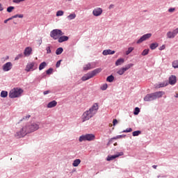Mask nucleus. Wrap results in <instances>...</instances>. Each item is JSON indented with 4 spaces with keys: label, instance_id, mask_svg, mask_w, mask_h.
<instances>
[{
    "label": "nucleus",
    "instance_id": "1",
    "mask_svg": "<svg viewBox=\"0 0 178 178\" xmlns=\"http://www.w3.org/2000/svg\"><path fill=\"white\" fill-rule=\"evenodd\" d=\"M99 109V106L98 105V103H95L88 110L83 113L81 116L82 122H87V120H90L91 118H94V116L97 115Z\"/></svg>",
    "mask_w": 178,
    "mask_h": 178
},
{
    "label": "nucleus",
    "instance_id": "2",
    "mask_svg": "<svg viewBox=\"0 0 178 178\" xmlns=\"http://www.w3.org/2000/svg\"><path fill=\"white\" fill-rule=\"evenodd\" d=\"M99 109V106L98 105V103H95L88 110L83 113L81 116L82 122H87V120H90L91 118H94V116L97 115Z\"/></svg>",
    "mask_w": 178,
    "mask_h": 178
},
{
    "label": "nucleus",
    "instance_id": "3",
    "mask_svg": "<svg viewBox=\"0 0 178 178\" xmlns=\"http://www.w3.org/2000/svg\"><path fill=\"white\" fill-rule=\"evenodd\" d=\"M22 94H23V90L22 88H14L10 91L8 95L10 98H18Z\"/></svg>",
    "mask_w": 178,
    "mask_h": 178
},
{
    "label": "nucleus",
    "instance_id": "4",
    "mask_svg": "<svg viewBox=\"0 0 178 178\" xmlns=\"http://www.w3.org/2000/svg\"><path fill=\"white\" fill-rule=\"evenodd\" d=\"M95 140V135L92 134H88L86 135H82L79 137V143H83V141H94Z\"/></svg>",
    "mask_w": 178,
    "mask_h": 178
},
{
    "label": "nucleus",
    "instance_id": "5",
    "mask_svg": "<svg viewBox=\"0 0 178 178\" xmlns=\"http://www.w3.org/2000/svg\"><path fill=\"white\" fill-rule=\"evenodd\" d=\"M38 67V65L35 62H29L27 63L25 67V72H34V70H37Z\"/></svg>",
    "mask_w": 178,
    "mask_h": 178
},
{
    "label": "nucleus",
    "instance_id": "6",
    "mask_svg": "<svg viewBox=\"0 0 178 178\" xmlns=\"http://www.w3.org/2000/svg\"><path fill=\"white\" fill-rule=\"evenodd\" d=\"M28 133H33L40 129V125L37 123H31L25 126Z\"/></svg>",
    "mask_w": 178,
    "mask_h": 178
},
{
    "label": "nucleus",
    "instance_id": "7",
    "mask_svg": "<svg viewBox=\"0 0 178 178\" xmlns=\"http://www.w3.org/2000/svg\"><path fill=\"white\" fill-rule=\"evenodd\" d=\"M61 35H63V33L59 29H54L50 33V37L54 38V40H59V38L61 37Z\"/></svg>",
    "mask_w": 178,
    "mask_h": 178
},
{
    "label": "nucleus",
    "instance_id": "8",
    "mask_svg": "<svg viewBox=\"0 0 178 178\" xmlns=\"http://www.w3.org/2000/svg\"><path fill=\"white\" fill-rule=\"evenodd\" d=\"M27 128L26 127H24L19 131L17 132L15 134V137L17 138H22V137H24L26 134H28Z\"/></svg>",
    "mask_w": 178,
    "mask_h": 178
},
{
    "label": "nucleus",
    "instance_id": "9",
    "mask_svg": "<svg viewBox=\"0 0 178 178\" xmlns=\"http://www.w3.org/2000/svg\"><path fill=\"white\" fill-rule=\"evenodd\" d=\"M134 65L133 64H128L125 67L120 68L118 72V74H119L120 76H122V74H124L125 72H127V70H129V69H130V67H133Z\"/></svg>",
    "mask_w": 178,
    "mask_h": 178
},
{
    "label": "nucleus",
    "instance_id": "10",
    "mask_svg": "<svg viewBox=\"0 0 178 178\" xmlns=\"http://www.w3.org/2000/svg\"><path fill=\"white\" fill-rule=\"evenodd\" d=\"M151 37H152V33L145 34L137 41V44H141V42L146 41V40H149V38H151Z\"/></svg>",
    "mask_w": 178,
    "mask_h": 178
},
{
    "label": "nucleus",
    "instance_id": "11",
    "mask_svg": "<svg viewBox=\"0 0 178 178\" xmlns=\"http://www.w3.org/2000/svg\"><path fill=\"white\" fill-rule=\"evenodd\" d=\"M3 72H9V70H12V67H13V64L10 62H8L3 65Z\"/></svg>",
    "mask_w": 178,
    "mask_h": 178
},
{
    "label": "nucleus",
    "instance_id": "12",
    "mask_svg": "<svg viewBox=\"0 0 178 178\" xmlns=\"http://www.w3.org/2000/svg\"><path fill=\"white\" fill-rule=\"evenodd\" d=\"M177 34H178V28H177L173 31H168L167 33V37L168 38H175V37H176Z\"/></svg>",
    "mask_w": 178,
    "mask_h": 178
},
{
    "label": "nucleus",
    "instance_id": "13",
    "mask_svg": "<svg viewBox=\"0 0 178 178\" xmlns=\"http://www.w3.org/2000/svg\"><path fill=\"white\" fill-rule=\"evenodd\" d=\"M124 155L123 152H120L118 153L117 154L113 155V156H108L106 161H113V159H116V158H119V156H122Z\"/></svg>",
    "mask_w": 178,
    "mask_h": 178
},
{
    "label": "nucleus",
    "instance_id": "14",
    "mask_svg": "<svg viewBox=\"0 0 178 178\" xmlns=\"http://www.w3.org/2000/svg\"><path fill=\"white\" fill-rule=\"evenodd\" d=\"M154 100H155V97L154 96V93L147 94L144 97V101H145L146 102H149V101H154Z\"/></svg>",
    "mask_w": 178,
    "mask_h": 178
},
{
    "label": "nucleus",
    "instance_id": "15",
    "mask_svg": "<svg viewBox=\"0 0 178 178\" xmlns=\"http://www.w3.org/2000/svg\"><path fill=\"white\" fill-rule=\"evenodd\" d=\"M92 14L94 16H101L102 15V8H97L92 11Z\"/></svg>",
    "mask_w": 178,
    "mask_h": 178
},
{
    "label": "nucleus",
    "instance_id": "16",
    "mask_svg": "<svg viewBox=\"0 0 178 178\" xmlns=\"http://www.w3.org/2000/svg\"><path fill=\"white\" fill-rule=\"evenodd\" d=\"M177 81V79L176 78V76L172 75L171 76L169 77V84L170 86H175Z\"/></svg>",
    "mask_w": 178,
    "mask_h": 178
},
{
    "label": "nucleus",
    "instance_id": "17",
    "mask_svg": "<svg viewBox=\"0 0 178 178\" xmlns=\"http://www.w3.org/2000/svg\"><path fill=\"white\" fill-rule=\"evenodd\" d=\"M33 52V49L30 47L25 48L24 51V56H30V54Z\"/></svg>",
    "mask_w": 178,
    "mask_h": 178
},
{
    "label": "nucleus",
    "instance_id": "18",
    "mask_svg": "<svg viewBox=\"0 0 178 178\" xmlns=\"http://www.w3.org/2000/svg\"><path fill=\"white\" fill-rule=\"evenodd\" d=\"M101 72H102V68H97L95 70H94L93 71L90 72V76H92V78L97 76V74H98L99 73H101Z\"/></svg>",
    "mask_w": 178,
    "mask_h": 178
},
{
    "label": "nucleus",
    "instance_id": "19",
    "mask_svg": "<svg viewBox=\"0 0 178 178\" xmlns=\"http://www.w3.org/2000/svg\"><path fill=\"white\" fill-rule=\"evenodd\" d=\"M165 94L164 92L162 91H159V92H155L153 93V95L154 97V99H156L157 98H161V97Z\"/></svg>",
    "mask_w": 178,
    "mask_h": 178
},
{
    "label": "nucleus",
    "instance_id": "20",
    "mask_svg": "<svg viewBox=\"0 0 178 178\" xmlns=\"http://www.w3.org/2000/svg\"><path fill=\"white\" fill-rule=\"evenodd\" d=\"M90 79H92V76L90 74V72H88V74H85L82 78V81H87V80H90Z\"/></svg>",
    "mask_w": 178,
    "mask_h": 178
},
{
    "label": "nucleus",
    "instance_id": "21",
    "mask_svg": "<svg viewBox=\"0 0 178 178\" xmlns=\"http://www.w3.org/2000/svg\"><path fill=\"white\" fill-rule=\"evenodd\" d=\"M113 54H115V51L111 49L104 50L102 52V54L104 55V56H106V55H113Z\"/></svg>",
    "mask_w": 178,
    "mask_h": 178
},
{
    "label": "nucleus",
    "instance_id": "22",
    "mask_svg": "<svg viewBox=\"0 0 178 178\" xmlns=\"http://www.w3.org/2000/svg\"><path fill=\"white\" fill-rule=\"evenodd\" d=\"M56 105H58V102L55 100H53L52 102H50L47 104V108H55V106H56Z\"/></svg>",
    "mask_w": 178,
    "mask_h": 178
},
{
    "label": "nucleus",
    "instance_id": "23",
    "mask_svg": "<svg viewBox=\"0 0 178 178\" xmlns=\"http://www.w3.org/2000/svg\"><path fill=\"white\" fill-rule=\"evenodd\" d=\"M68 40H69V37L63 35L59 37L58 42H65V41H67Z\"/></svg>",
    "mask_w": 178,
    "mask_h": 178
},
{
    "label": "nucleus",
    "instance_id": "24",
    "mask_svg": "<svg viewBox=\"0 0 178 178\" xmlns=\"http://www.w3.org/2000/svg\"><path fill=\"white\" fill-rule=\"evenodd\" d=\"M80 163H81V160H80V159H75L72 163V166L77 168Z\"/></svg>",
    "mask_w": 178,
    "mask_h": 178
},
{
    "label": "nucleus",
    "instance_id": "25",
    "mask_svg": "<svg viewBox=\"0 0 178 178\" xmlns=\"http://www.w3.org/2000/svg\"><path fill=\"white\" fill-rule=\"evenodd\" d=\"M124 63V58H119L115 62V66H120Z\"/></svg>",
    "mask_w": 178,
    "mask_h": 178
},
{
    "label": "nucleus",
    "instance_id": "26",
    "mask_svg": "<svg viewBox=\"0 0 178 178\" xmlns=\"http://www.w3.org/2000/svg\"><path fill=\"white\" fill-rule=\"evenodd\" d=\"M92 68L93 67H92V66H91V63H88V64L83 65V70H85V71L91 70V69H92Z\"/></svg>",
    "mask_w": 178,
    "mask_h": 178
},
{
    "label": "nucleus",
    "instance_id": "27",
    "mask_svg": "<svg viewBox=\"0 0 178 178\" xmlns=\"http://www.w3.org/2000/svg\"><path fill=\"white\" fill-rule=\"evenodd\" d=\"M159 44H158V43L155 42V43H152L149 46L150 49H156V48H158Z\"/></svg>",
    "mask_w": 178,
    "mask_h": 178
},
{
    "label": "nucleus",
    "instance_id": "28",
    "mask_svg": "<svg viewBox=\"0 0 178 178\" xmlns=\"http://www.w3.org/2000/svg\"><path fill=\"white\" fill-rule=\"evenodd\" d=\"M113 80H115V76H113V75L108 76L106 79V81H108V83H112Z\"/></svg>",
    "mask_w": 178,
    "mask_h": 178
},
{
    "label": "nucleus",
    "instance_id": "29",
    "mask_svg": "<svg viewBox=\"0 0 178 178\" xmlns=\"http://www.w3.org/2000/svg\"><path fill=\"white\" fill-rule=\"evenodd\" d=\"M47 66V63L42 62L39 65V70H42Z\"/></svg>",
    "mask_w": 178,
    "mask_h": 178
},
{
    "label": "nucleus",
    "instance_id": "30",
    "mask_svg": "<svg viewBox=\"0 0 178 178\" xmlns=\"http://www.w3.org/2000/svg\"><path fill=\"white\" fill-rule=\"evenodd\" d=\"M62 52H63V48H62V47H59L56 50V55H60V54H62Z\"/></svg>",
    "mask_w": 178,
    "mask_h": 178
},
{
    "label": "nucleus",
    "instance_id": "31",
    "mask_svg": "<svg viewBox=\"0 0 178 178\" xmlns=\"http://www.w3.org/2000/svg\"><path fill=\"white\" fill-rule=\"evenodd\" d=\"M1 98H6V97H8V92L5 90L1 91Z\"/></svg>",
    "mask_w": 178,
    "mask_h": 178
},
{
    "label": "nucleus",
    "instance_id": "32",
    "mask_svg": "<svg viewBox=\"0 0 178 178\" xmlns=\"http://www.w3.org/2000/svg\"><path fill=\"white\" fill-rule=\"evenodd\" d=\"M67 19H69V20H73V19H76V14L75 13L70 14V15L67 16Z\"/></svg>",
    "mask_w": 178,
    "mask_h": 178
},
{
    "label": "nucleus",
    "instance_id": "33",
    "mask_svg": "<svg viewBox=\"0 0 178 178\" xmlns=\"http://www.w3.org/2000/svg\"><path fill=\"white\" fill-rule=\"evenodd\" d=\"M140 134H141V131H135L132 133V136L134 137H137V136H140Z\"/></svg>",
    "mask_w": 178,
    "mask_h": 178
},
{
    "label": "nucleus",
    "instance_id": "34",
    "mask_svg": "<svg viewBox=\"0 0 178 178\" xmlns=\"http://www.w3.org/2000/svg\"><path fill=\"white\" fill-rule=\"evenodd\" d=\"M13 17H14V19H16L17 17H19V19H23V17H24V15H23V14H17L15 15H13Z\"/></svg>",
    "mask_w": 178,
    "mask_h": 178
},
{
    "label": "nucleus",
    "instance_id": "35",
    "mask_svg": "<svg viewBox=\"0 0 178 178\" xmlns=\"http://www.w3.org/2000/svg\"><path fill=\"white\" fill-rule=\"evenodd\" d=\"M149 52V49H145L143 50V51L142 52L143 56H145L146 55H148Z\"/></svg>",
    "mask_w": 178,
    "mask_h": 178
},
{
    "label": "nucleus",
    "instance_id": "36",
    "mask_svg": "<svg viewBox=\"0 0 178 178\" xmlns=\"http://www.w3.org/2000/svg\"><path fill=\"white\" fill-rule=\"evenodd\" d=\"M134 51V47H129L128 50L126 51V55H129L131 52H133Z\"/></svg>",
    "mask_w": 178,
    "mask_h": 178
},
{
    "label": "nucleus",
    "instance_id": "37",
    "mask_svg": "<svg viewBox=\"0 0 178 178\" xmlns=\"http://www.w3.org/2000/svg\"><path fill=\"white\" fill-rule=\"evenodd\" d=\"M168 81H165L163 83H161L159 85V88H161L162 87H166V86H168Z\"/></svg>",
    "mask_w": 178,
    "mask_h": 178
},
{
    "label": "nucleus",
    "instance_id": "38",
    "mask_svg": "<svg viewBox=\"0 0 178 178\" xmlns=\"http://www.w3.org/2000/svg\"><path fill=\"white\" fill-rule=\"evenodd\" d=\"M172 67H173L175 69H177V68H178V60H175V61L172 63Z\"/></svg>",
    "mask_w": 178,
    "mask_h": 178
},
{
    "label": "nucleus",
    "instance_id": "39",
    "mask_svg": "<svg viewBox=\"0 0 178 178\" xmlns=\"http://www.w3.org/2000/svg\"><path fill=\"white\" fill-rule=\"evenodd\" d=\"M22 58H23V54H19L15 58V60H19V59H22Z\"/></svg>",
    "mask_w": 178,
    "mask_h": 178
},
{
    "label": "nucleus",
    "instance_id": "40",
    "mask_svg": "<svg viewBox=\"0 0 178 178\" xmlns=\"http://www.w3.org/2000/svg\"><path fill=\"white\" fill-rule=\"evenodd\" d=\"M63 10H58L57 11L56 13V16L58 17V16H63Z\"/></svg>",
    "mask_w": 178,
    "mask_h": 178
},
{
    "label": "nucleus",
    "instance_id": "41",
    "mask_svg": "<svg viewBox=\"0 0 178 178\" xmlns=\"http://www.w3.org/2000/svg\"><path fill=\"white\" fill-rule=\"evenodd\" d=\"M138 113H140V108L138 107H136L134 115H138Z\"/></svg>",
    "mask_w": 178,
    "mask_h": 178
},
{
    "label": "nucleus",
    "instance_id": "42",
    "mask_svg": "<svg viewBox=\"0 0 178 178\" xmlns=\"http://www.w3.org/2000/svg\"><path fill=\"white\" fill-rule=\"evenodd\" d=\"M15 9V7L13 6H10L7 8V12H8V13H12V11Z\"/></svg>",
    "mask_w": 178,
    "mask_h": 178
},
{
    "label": "nucleus",
    "instance_id": "43",
    "mask_svg": "<svg viewBox=\"0 0 178 178\" xmlns=\"http://www.w3.org/2000/svg\"><path fill=\"white\" fill-rule=\"evenodd\" d=\"M131 131H133V129L131 128H127V129L124 130L122 133H131Z\"/></svg>",
    "mask_w": 178,
    "mask_h": 178
},
{
    "label": "nucleus",
    "instance_id": "44",
    "mask_svg": "<svg viewBox=\"0 0 178 178\" xmlns=\"http://www.w3.org/2000/svg\"><path fill=\"white\" fill-rule=\"evenodd\" d=\"M106 88H108V84H104L102 86H101V90H102L103 91H105Z\"/></svg>",
    "mask_w": 178,
    "mask_h": 178
},
{
    "label": "nucleus",
    "instance_id": "45",
    "mask_svg": "<svg viewBox=\"0 0 178 178\" xmlns=\"http://www.w3.org/2000/svg\"><path fill=\"white\" fill-rule=\"evenodd\" d=\"M24 1L26 0H13V2H14V3H20V2H24Z\"/></svg>",
    "mask_w": 178,
    "mask_h": 178
},
{
    "label": "nucleus",
    "instance_id": "46",
    "mask_svg": "<svg viewBox=\"0 0 178 178\" xmlns=\"http://www.w3.org/2000/svg\"><path fill=\"white\" fill-rule=\"evenodd\" d=\"M53 71H54V70L52 68H49V70H47L46 71V73H47V74H52Z\"/></svg>",
    "mask_w": 178,
    "mask_h": 178
},
{
    "label": "nucleus",
    "instance_id": "47",
    "mask_svg": "<svg viewBox=\"0 0 178 178\" xmlns=\"http://www.w3.org/2000/svg\"><path fill=\"white\" fill-rule=\"evenodd\" d=\"M47 54H51V47H47L46 48Z\"/></svg>",
    "mask_w": 178,
    "mask_h": 178
},
{
    "label": "nucleus",
    "instance_id": "48",
    "mask_svg": "<svg viewBox=\"0 0 178 178\" xmlns=\"http://www.w3.org/2000/svg\"><path fill=\"white\" fill-rule=\"evenodd\" d=\"M62 62V60H58L56 64V67H59V66H60V63Z\"/></svg>",
    "mask_w": 178,
    "mask_h": 178
},
{
    "label": "nucleus",
    "instance_id": "49",
    "mask_svg": "<svg viewBox=\"0 0 178 178\" xmlns=\"http://www.w3.org/2000/svg\"><path fill=\"white\" fill-rule=\"evenodd\" d=\"M113 126H116V124H118V120L114 119L113 120Z\"/></svg>",
    "mask_w": 178,
    "mask_h": 178
},
{
    "label": "nucleus",
    "instance_id": "50",
    "mask_svg": "<svg viewBox=\"0 0 178 178\" xmlns=\"http://www.w3.org/2000/svg\"><path fill=\"white\" fill-rule=\"evenodd\" d=\"M165 44H163L161 47H159V50L160 51H163V49H165Z\"/></svg>",
    "mask_w": 178,
    "mask_h": 178
},
{
    "label": "nucleus",
    "instance_id": "51",
    "mask_svg": "<svg viewBox=\"0 0 178 178\" xmlns=\"http://www.w3.org/2000/svg\"><path fill=\"white\" fill-rule=\"evenodd\" d=\"M30 118H31V115H26V117H24L23 119H24V120H27L28 119H30Z\"/></svg>",
    "mask_w": 178,
    "mask_h": 178
},
{
    "label": "nucleus",
    "instance_id": "52",
    "mask_svg": "<svg viewBox=\"0 0 178 178\" xmlns=\"http://www.w3.org/2000/svg\"><path fill=\"white\" fill-rule=\"evenodd\" d=\"M168 12H170V13H172V12H175V8L168 9Z\"/></svg>",
    "mask_w": 178,
    "mask_h": 178
},
{
    "label": "nucleus",
    "instance_id": "53",
    "mask_svg": "<svg viewBox=\"0 0 178 178\" xmlns=\"http://www.w3.org/2000/svg\"><path fill=\"white\" fill-rule=\"evenodd\" d=\"M3 10V7L2 6V3H0V12H2Z\"/></svg>",
    "mask_w": 178,
    "mask_h": 178
},
{
    "label": "nucleus",
    "instance_id": "54",
    "mask_svg": "<svg viewBox=\"0 0 178 178\" xmlns=\"http://www.w3.org/2000/svg\"><path fill=\"white\" fill-rule=\"evenodd\" d=\"M49 90H46L43 92L44 95H47V94H49Z\"/></svg>",
    "mask_w": 178,
    "mask_h": 178
},
{
    "label": "nucleus",
    "instance_id": "55",
    "mask_svg": "<svg viewBox=\"0 0 178 178\" xmlns=\"http://www.w3.org/2000/svg\"><path fill=\"white\" fill-rule=\"evenodd\" d=\"M113 8H115V6L113 4L110 5L108 7L109 9H113Z\"/></svg>",
    "mask_w": 178,
    "mask_h": 178
},
{
    "label": "nucleus",
    "instance_id": "56",
    "mask_svg": "<svg viewBox=\"0 0 178 178\" xmlns=\"http://www.w3.org/2000/svg\"><path fill=\"white\" fill-rule=\"evenodd\" d=\"M13 19H14L13 16H12L11 17L8 18V20L9 22V20H13Z\"/></svg>",
    "mask_w": 178,
    "mask_h": 178
},
{
    "label": "nucleus",
    "instance_id": "57",
    "mask_svg": "<svg viewBox=\"0 0 178 178\" xmlns=\"http://www.w3.org/2000/svg\"><path fill=\"white\" fill-rule=\"evenodd\" d=\"M8 22H9V20H8V19H6V20H4V23H5V24L8 23Z\"/></svg>",
    "mask_w": 178,
    "mask_h": 178
},
{
    "label": "nucleus",
    "instance_id": "58",
    "mask_svg": "<svg viewBox=\"0 0 178 178\" xmlns=\"http://www.w3.org/2000/svg\"><path fill=\"white\" fill-rule=\"evenodd\" d=\"M156 165H153L152 168H154V169H156Z\"/></svg>",
    "mask_w": 178,
    "mask_h": 178
},
{
    "label": "nucleus",
    "instance_id": "59",
    "mask_svg": "<svg viewBox=\"0 0 178 178\" xmlns=\"http://www.w3.org/2000/svg\"><path fill=\"white\" fill-rule=\"evenodd\" d=\"M175 98H178V94L175 95Z\"/></svg>",
    "mask_w": 178,
    "mask_h": 178
},
{
    "label": "nucleus",
    "instance_id": "60",
    "mask_svg": "<svg viewBox=\"0 0 178 178\" xmlns=\"http://www.w3.org/2000/svg\"><path fill=\"white\" fill-rule=\"evenodd\" d=\"M13 23H14V24H17V22H14Z\"/></svg>",
    "mask_w": 178,
    "mask_h": 178
},
{
    "label": "nucleus",
    "instance_id": "61",
    "mask_svg": "<svg viewBox=\"0 0 178 178\" xmlns=\"http://www.w3.org/2000/svg\"><path fill=\"white\" fill-rule=\"evenodd\" d=\"M41 42H42V40H41V42H40V45H41Z\"/></svg>",
    "mask_w": 178,
    "mask_h": 178
},
{
    "label": "nucleus",
    "instance_id": "62",
    "mask_svg": "<svg viewBox=\"0 0 178 178\" xmlns=\"http://www.w3.org/2000/svg\"><path fill=\"white\" fill-rule=\"evenodd\" d=\"M68 1H72V0H68Z\"/></svg>",
    "mask_w": 178,
    "mask_h": 178
}]
</instances>
